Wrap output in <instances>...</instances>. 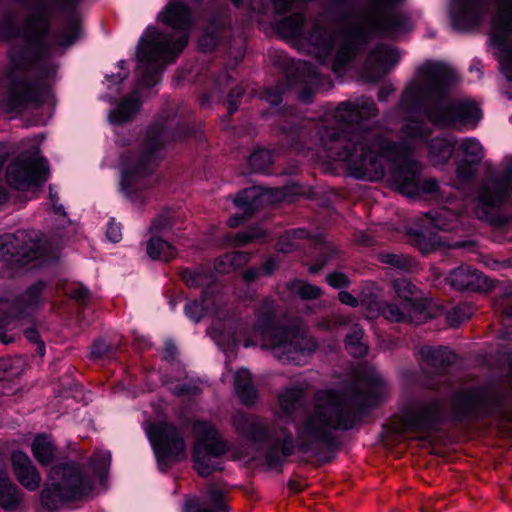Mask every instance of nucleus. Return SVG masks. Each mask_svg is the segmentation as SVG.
Masks as SVG:
<instances>
[{
  "mask_svg": "<svg viewBox=\"0 0 512 512\" xmlns=\"http://www.w3.org/2000/svg\"><path fill=\"white\" fill-rule=\"evenodd\" d=\"M309 236L308 232L304 229H295L286 232L284 235H282L277 243V248L279 251L283 253H288L293 250V246L285 245L286 240H290L291 238L294 239H304Z\"/></svg>",
  "mask_w": 512,
  "mask_h": 512,
  "instance_id": "c03bdc74",
  "label": "nucleus"
},
{
  "mask_svg": "<svg viewBox=\"0 0 512 512\" xmlns=\"http://www.w3.org/2000/svg\"><path fill=\"white\" fill-rule=\"evenodd\" d=\"M45 284L38 281L29 286L15 302V309L19 314L30 313L43 303V290Z\"/></svg>",
  "mask_w": 512,
  "mask_h": 512,
  "instance_id": "cd10ccee",
  "label": "nucleus"
},
{
  "mask_svg": "<svg viewBox=\"0 0 512 512\" xmlns=\"http://www.w3.org/2000/svg\"><path fill=\"white\" fill-rule=\"evenodd\" d=\"M251 374L248 370L241 369L235 375V389H242L245 386L252 385Z\"/></svg>",
  "mask_w": 512,
  "mask_h": 512,
  "instance_id": "6e6d98bb",
  "label": "nucleus"
},
{
  "mask_svg": "<svg viewBox=\"0 0 512 512\" xmlns=\"http://www.w3.org/2000/svg\"><path fill=\"white\" fill-rule=\"evenodd\" d=\"M263 98L271 105L277 106L281 102V93L278 90L267 89L263 94Z\"/></svg>",
  "mask_w": 512,
  "mask_h": 512,
  "instance_id": "e2e57ef3",
  "label": "nucleus"
},
{
  "mask_svg": "<svg viewBox=\"0 0 512 512\" xmlns=\"http://www.w3.org/2000/svg\"><path fill=\"white\" fill-rule=\"evenodd\" d=\"M399 61V54L395 49L385 45L377 46L369 54L364 74L369 81H378L386 75Z\"/></svg>",
  "mask_w": 512,
  "mask_h": 512,
  "instance_id": "2eb2a0df",
  "label": "nucleus"
},
{
  "mask_svg": "<svg viewBox=\"0 0 512 512\" xmlns=\"http://www.w3.org/2000/svg\"><path fill=\"white\" fill-rule=\"evenodd\" d=\"M488 9L487 0H460L456 24L465 27L477 25Z\"/></svg>",
  "mask_w": 512,
  "mask_h": 512,
  "instance_id": "5701e85b",
  "label": "nucleus"
},
{
  "mask_svg": "<svg viewBox=\"0 0 512 512\" xmlns=\"http://www.w3.org/2000/svg\"><path fill=\"white\" fill-rule=\"evenodd\" d=\"M183 280L190 287H207L214 281L213 274L205 269H198L195 271H185L183 273Z\"/></svg>",
  "mask_w": 512,
  "mask_h": 512,
  "instance_id": "a19ab883",
  "label": "nucleus"
},
{
  "mask_svg": "<svg viewBox=\"0 0 512 512\" xmlns=\"http://www.w3.org/2000/svg\"><path fill=\"white\" fill-rule=\"evenodd\" d=\"M210 503L214 509H207L202 507L198 501H188L186 503V512H229L228 507L225 505L223 498V491L215 485H210L208 489Z\"/></svg>",
  "mask_w": 512,
  "mask_h": 512,
  "instance_id": "2f4dec72",
  "label": "nucleus"
},
{
  "mask_svg": "<svg viewBox=\"0 0 512 512\" xmlns=\"http://www.w3.org/2000/svg\"><path fill=\"white\" fill-rule=\"evenodd\" d=\"M148 436L159 461L161 459L180 461L187 457L184 438L172 424H154L150 426Z\"/></svg>",
  "mask_w": 512,
  "mask_h": 512,
  "instance_id": "f8f14e48",
  "label": "nucleus"
},
{
  "mask_svg": "<svg viewBox=\"0 0 512 512\" xmlns=\"http://www.w3.org/2000/svg\"><path fill=\"white\" fill-rule=\"evenodd\" d=\"M10 465L15 479L28 491H36L42 483L41 473L32 459L23 451H13L10 455Z\"/></svg>",
  "mask_w": 512,
  "mask_h": 512,
  "instance_id": "4468645a",
  "label": "nucleus"
},
{
  "mask_svg": "<svg viewBox=\"0 0 512 512\" xmlns=\"http://www.w3.org/2000/svg\"><path fill=\"white\" fill-rule=\"evenodd\" d=\"M297 70L301 71L305 79L311 83H314V79L318 77L316 69L305 61H299Z\"/></svg>",
  "mask_w": 512,
  "mask_h": 512,
  "instance_id": "4d7b16f0",
  "label": "nucleus"
},
{
  "mask_svg": "<svg viewBox=\"0 0 512 512\" xmlns=\"http://www.w3.org/2000/svg\"><path fill=\"white\" fill-rule=\"evenodd\" d=\"M461 310L460 307H457L448 313V319L451 324L456 325L468 318L467 315H460Z\"/></svg>",
  "mask_w": 512,
  "mask_h": 512,
  "instance_id": "774afa93",
  "label": "nucleus"
},
{
  "mask_svg": "<svg viewBox=\"0 0 512 512\" xmlns=\"http://www.w3.org/2000/svg\"><path fill=\"white\" fill-rule=\"evenodd\" d=\"M381 313L385 319L392 322H404L412 320L414 314L420 313L414 308H410L404 303L398 305L396 303H386L381 308Z\"/></svg>",
  "mask_w": 512,
  "mask_h": 512,
  "instance_id": "72a5a7b5",
  "label": "nucleus"
},
{
  "mask_svg": "<svg viewBox=\"0 0 512 512\" xmlns=\"http://www.w3.org/2000/svg\"><path fill=\"white\" fill-rule=\"evenodd\" d=\"M376 105L372 100H361L355 103L343 102L336 109L333 117L338 125H359L362 121L376 115Z\"/></svg>",
  "mask_w": 512,
  "mask_h": 512,
  "instance_id": "a211bd4d",
  "label": "nucleus"
},
{
  "mask_svg": "<svg viewBox=\"0 0 512 512\" xmlns=\"http://www.w3.org/2000/svg\"><path fill=\"white\" fill-rule=\"evenodd\" d=\"M28 240L20 246V257L22 261H31L41 257L44 253V244L36 231H25Z\"/></svg>",
  "mask_w": 512,
  "mask_h": 512,
  "instance_id": "473e14b6",
  "label": "nucleus"
},
{
  "mask_svg": "<svg viewBox=\"0 0 512 512\" xmlns=\"http://www.w3.org/2000/svg\"><path fill=\"white\" fill-rule=\"evenodd\" d=\"M240 257V254H228L225 255L222 259H220L215 268L220 273H228L230 271L231 266L234 261Z\"/></svg>",
  "mask_w": 512,
  "mask_h": 512,
  "instance_id": "5fc2aeb1",
  "label": "nucleus"
},
{
  "mask_svg": "<svg viewBox=\"0 0 512 512\" xmlns=\"http://www.w3.org/2000/svg\"><path fill=\"white\" fill-rule=\"evenodd\" d=\"M272 155L269 150L259 149L249 157V165L254 171H262L272 163Z\"/></svg>",
  "mask_w": 512,
  "mask_h": 512,
  "instance_id": "79ce46f5",
  "label": "nucleus"
},
{
  "mask_svg": "<svg viewBox=\"0 0 512 512\" xmlns=\"http://www.w3.org/2000/svg\"><path fill=\"white\" fill-rule=\"evenodd\" d=\"M492 39L498 45L506 43L512 36V0H499L498 8L492 22ZM512 65V52L510 53Z\"/></svg>",
  "mask_w": 512,
  "mask_h": 512,
  "instance_id": "aec40b11",
  "label": "nucleus"
},
{
  "mask_svg": "<svg viewBox=\"0 0 512 512\" xmlns=\"http://www.w3.org/2000/svg\"><path fill=\"white\" fill-rule=\"evenodd\" d=\"M199 45L204 51L212 50L217 45V37L205 34L200 38Z\"/></svg>",
  "mask_w": 512,
  "mask_h": 512,
  "instance_id": "680f3d73",
  "label": "nucleus"
},
{
  "mask_svg": "<svg viewBox=\"0 0 512 512\" xmlns=\"http://www.w3.org/2000/svg\"><path fill=\"white\" fill-rule=\"evenodd\" d=\"M110 454L106 451H98L95 453L92 464L95 470L99 472L106 471L110 466Z\"/></svg>",
  "mask_w": 512,
  "mask_h": 512,
  "instance_id": "8fccbe9b",
  "label": "nucleus"
},
{
  "mask_svg": "<svg viewBox=\"0 0 512 512\" xmlns=\"http://www.w3.org/2000/svg\"><path fill=\"white\" fill-rule=\"evenodd\" d=\"M188 43V35L154 32L143 40L138 48L137 74L142 86L156 85L159 71L179 55Z\"/></svg>",
  "mask_w": 512,
  "mask_h": 512,
  "instance_id": "423d86ee",
  "label": "nucleus"
},
{
  "mask_svg": "<svg viewBox=\"0 0 512 512\" xmlns=\"http://www.w3.org/2000/svg\"><path fill=\"white\" fill-rule=\"evenodd\" d=\"M107 237L113 243H116L121 238L120 226L116 223H110L107 229Z\"/></svg>",
  "mask_w": 512,
  "mask_h": 512,
  "instance_id": "69168bd1",
  "label": "nucleus"
},
{
  "mask_svg": "<svg viewBox=\"0 0 512 512\" xmlns=\"http://www.w3.org/2000/svg\"><path fill=\"white\" fill-rule=\"evenodd\" d=\"M159 18L162 23L173 29L186 31L192 24L191 12L182 3H169L160 13Z\"/></svg>",
  "mask_w": 512,
  "mask_h": 512,
  "instance_id": "4be33fe9",
  "label": "nucleus"
},
{
  "mask_svg": "<svg viewBox=\"0 0 512 512\" xmlns=\"http://www.w3.org/2000/svg\"><path fill=\"white\" fill-rule=\"evenodd\" d=\"M327 282L334 288L346 287L350 284L348 277L341 272L330 273L326 277Z\"/></svg>",
  "mask_w": 512,
  "mask_h": 512,
  "instance_id": "603ef678",
  "label": "nucleus"
},
{
  "mask_svg": "<svg viewBox=\"0 0 512 512\" xmlns=\"http://www.w3.org/2000/svg\"><path fill=\"white\" fill-rule=\"evenodd\" d=\"M69 295L80 303H85L90 298L89 290L82 285H78L72 288L69 291Z\"/></svg>",
  "mask_w": 512,
  "mask_h": 512,
  "instance_id": "13d9d810",
  "label": "nucleus"
},
{
  "mask_svg": "<svg viewBox=\"0 0 512 512\" xmlns=\"http://www.w3.org/2000/svg\"><path fill=\"white\" fill-rule=\"evenodd\" d=\"M420 84L410 86L404 96L405 102L415 112L423 111L428 119L440 127L461 130L475 126L481 118L480 109L471 102L452 101L448 97L454 77L444 66L427 64Z\"/></svg>",
  "mask_w": 512,
  "mask_h": 512,
  "instance_id": "20e7f679",
  "label": "nucleus"
},
{
  "mask_svg": "<svg viewBox=\"0 0 512 512\" xmlns=\"http://www.w3.org/2000/svg\"><path fill=\"white\" fill-rule=\"evenodd\" d=\"M37 78L32 82L26 79L14 81L11 89V104L19 106L24 102L38 101L47 91L50 79L55 75L57 66L46 60L36 64Z\"/></svg>",
  "mask_w": 512,
  "mask_h": 512,
  "instance_id": "9b49d317",
  "label": "nucleus"
},
{
  "mask_svg": "<svg viewBox=\"0 0 512 512\" xmlns=\"http://www.w3.org/2000/svg\"><path fill=\"white\" fill-rule=\"evenodd\" d=\"M325 120L318 128L320 141L324 149L336 160L348 164L353 175L370 181L380 180L385 174V162L402 163L392 169V177L398 191L408 197L421 192L431 194L439 199L444 191L435 179L419 182L421 165L406 159L415 148V143L425 140L431 134V128L411 116L403 125L402 142L392 143L385 139L378 130L365 129L360 126L344 130L329 126Z\"/></svg>",
  "mask_w": 512,
  "mask_h": 512,
  "instance_id": "f257e3e1",
  "label": "nucleus"
},
{
  "mask_svg": "<svg viewBox=\"0 0 512 512\" xmlns=\"http://www.w3.org/2000/svg\"><path fill=\"white\" fill-rule=\"evenodd\" d=\"M27 30L31 36L36 38L44 35L47 31V23L44 16L41 14L30 18L27 22Z\"/></svg>",
  "mask_w": 512,
  "mask_h": 512,
  "instance_id": "49530a36",
  "label": "nucleus"
},
{
  "mask_svg": "<svg viewBox=\"0 0 512 512\" xmlns=\"http://www.w3.org/2000/svg\"><path fill=\"white\" fill-rule=\"evenodd\" d=\"M363 330L354 325L351 332L346 336V349L354 357H363L367 354V347L361 342Z\"/></svg>",
  "mask_w": 512,
  "mask_h": 512,
  "instance_id": "58836bf2",
  "label": "nucleus"
},
{
  "mask_svg": "<svg viewBox=\"0 0 512 512\" xmlns=\"http://www.w3.org/2000/svg\"><path fill=\"white\" fill-rule=\"evenodd\" d=\"M113 352V347L106 343L105 341L98 340L96 341L91 349V354L94 358H102L106 355H109Z\"/></svg>",
  "mask_w": 512,
  "mask_h": 512,
  "instance_id": "3c124183",
  "label": "nucleus"
},
{
  "mask_svg": "<svg viewBox=\"0 0 512 512\" xmlns=\"http://www.w3.org/2000/svg\"><path fill=\"white\" fill-rule=\"evenodd\" d=\"M194 444L192 448L193 467L198 475L207 477L223 470L221 457L228 450L218 431L209 422L196 421L192 427Z\"/></svg>",
  "mask_w": 512,
  "mask_h": 512,
  "instance_id": "6e6552de",
  "label": "nucleus"
},
{
  "mask_svg": "<svg viewBox=\"0 0 512 512\" xmlns=\"http://www.w3.org/2000/svg\"><path fill=\"white\" fill-rule=\"evenodd\" d=\"M447 282L452 288L459 291H479L487 287V279L469 266H460L452 270Z\"/></svg>",
  "mask_w": 512,
  "mask_h": 512,
  "instance_id": "6ab92c4d",
  "label": "nucleus"
},
{
  "mask_svg": "<svg viewBox=\"0 0 512 512\" xmlns=\"http://www.w3.org/2000/svg\"><path fill=\"white\" fill-rule=\"evenodd\" d=\"M304 391L299 386L284 388L277 397L278 409L275 415L278 420L289 419L300 404Z\"/></svg>",
  "mask_w": 512,
  "mask_h": 512,
  "instance_id": "b1692460",
  "label": "nucleus"
},
{
  "mask_svg": "<svg viewBox=\"0 0 512 512\" xmlns=\"http://www.w3.org/2000/svg\"><path fill=\"white\" fill-rule=\"evenodd\" d=\"M440 404L432 401L424 404L406 416L401 428H395L398 434L424 431L432 428L440 417Z\"/></svg>",
  "mask_w": 512,
  "mask_h": 512,
  "instance_id": "dca6fc26",
  "label": "nucleus"
},
{
  "mask_svg": "<svg viewBox=\"0 0 512 512\" xmlns=\"http://www.w3.org/2000/svg\"><path fill=\"white\" fill-rule=\"evenodd\" d=\"M339 300L348 306L356 307L358 305V300L349 292L347 291H340L339 292Z\"/></svg>",
  "mask_w": 512,
  "mask_h": 512,
  "instance_id": "338daca9",
  "label": "nucleus"
},
{
  "mask_svg": "<svg viewBox=\"0 0 512 512\" xmlns=\"http://www.w3.org/2000/svg\"><path fill=\"white\" fill-rule=\"evenodd\" d=\"M244 94V90L241 87L234 88L229 96H228V103H229V111L232 113L237 110L238 105V98H240Z\"/></svg>",
  "mask_w": 512,
  "mask_h": 512,
  "instance_id": "bf43d9fd",
  "label": "nucleus"
},
{
  "mask_svg": "<svg viewBox=\"0 0 512 512\" xmlns=\"http://www.w3.org/2000/svg\"><path fill=\"white\" fill-rule=\"evenodd\" d=\"M512 297V285H508L506 286L503 291H502V294H501V299H497L495 301V308L497 310H503V312L509 317L511 318L512 317V311L511 310H508L507 307H506V304H505V300H508L509 298Z\"/></svg>",
  "mask_w": 512,
  "mask_h": 512,
  "instance_id": "864d4df0",
  "label": "nucleus"
},
{
  "mask_svg": "<svg viewBox=\"0 0 512 512\" xmlns=\"http://www.w3.org/2000/svg\"><path fill=\"white\" fill-rule=\"evenodd\" d=\"M31 450L34 458L41 465H48L55 460L56 446L46 435H38L32 442Z\"/></svg>",
  "mask_w": 512,
  "mask_h": 512,
  "instance_id": "c85d7f7f",
  "label": "nucleus"
},
{
  "mask_svg": "<svg viewBox=\"0 0 512 512\" xmlns=\"http://www.w3.org/2000/svg\"><path fill=\"white\" fill-rule=\"evenodd\" d=\"M186 314L195 322H198L204 315V311H211L218 315V306L212 297H209L206 293L203 295L202 302L193 301L186 305Z\"/></svg>",
  "mask_w": 512,
  "mask_h": 512,
  "instance_id": "c9c22d12",
  "label": "nucleus"
},
{
  "mask_svg": "<svg viewBox=\"0 0 512 512\" xmlns=\"http://www.w3.org/2000/svg\"><path fill=\"white\" fill-rule=\"evenodd\" d=\"M421 359L431 367H446L450 365L454 359V354L447 348H432L423 346L419 349Z\"/></svg>",
  "mask_w": 512,
  "mask_h": 512,
  "instance_id": "c756f323",
  "label": "nucleus"
},
{
  "mask_svg": "<svg viewBox=\"0 0 512 512\" xmlns=\"http://www.w3.org/2000/svg\"><path fill=\"white\" fill-rule=\"evenodd\" d=\"M273 302L265 300L256 312L253 336H259L264 349L283 362L299 363L300 357L316 351L318 344L304 329L283 328L273 323Z\"/></svg>",
  "mask_w": 512,
  "mask_h": 512,
  "instance_id": "39448f33",
  "label": "nucleus"
},
{
  "mask_svg": "<svg viewBox=\"0 0 512 512\" xmlns=\"http://www.w3.org/2000/svg\"><path fill=\"white\" fill-rule=\"evenodd\" d=\"M23 503V492L11 480L6 468H0V507L6 512L18 510Z\"/></svg>",
  "mask_w": 512,
  "mask_h": 512,
  "instance_id": "412c9836",
  "label": "nucleus"
},
{
  "mask_svg": "<svg viewBox=\"0 0 512 512\" xmlns=\"http://www.w3.org/2000/svg\"><path fill=\"white\" fill-rule=\"evenodd\" d=\"M512 191V166H508L501 178L488 180L480 189L479 201L487 207L504 202Z\"/></svg>",
  "mask_w": 512,
  "mask_h": 512,
  "instance_id": "f3484780",
  "label": "nucleus"
},
{
  "mask_svg": "<svg viewBox=\"0 0 512 512\" xmlns=\"http://www.w3.org/2000/svg\"><path fill=\"white\" fill-rule=\"evenodd\" d=\"M392 286L397 296L402 300V303L419 312L424 310L425 305L420 291L413 283L407 279H396L393 281Z\"/></svg>",
  "mask_w": 512,
  "mask_h": 512,
  "instance_id": "bb28decb",
  "label": "nucleus"
},
{
  "mask_svg": "<svg viewBox=\"0 0 512 512\" xmlns=\"http://www.w3.org/2000/svg\"><path fill=\"white\" fill-rule=\"evenodd\" d=\"M28 239L25 230L0 237V258L6 262H21L19 245Z\"/></svg>",
  "mask_w": 512,
  "mask_h": 512,
  "instance_id": "393cba45",
  "label": "nucleus"
},
{
  "mask_svg": "<svg viewBox=\"0 0 512 512\" xmlns=\"http://www.w3.org/2000/svg\"><path fill=\"white\" fill-rule=\"evenodd\" d=\"M378 260L383 264L405 272L412 271L416 267L415 261L404 254L381 252L378 254Z\"/></svg>",
  "mask_w": 512,
  "mask_h": 512,
  "instance_id": "e433bc0d",
  "label": "nucleus"
},
{
  "mask_svg": "<svg viewBox=\"0 0 512 512\" xmlns=\"http://www.w3.org/2000/svg\"><path fill=\"white\" fill-rule=\"evenodd\" d=\"M402 0H369L367 12L351 27L337 32L335 27H327L314 22L309 31L301 35L303 16L294 14L276 24V30L285 38L300 37L310 54L321 63L330 55L335 43L339 44L332 70L340 72L352 59L357 50L356 39L365 41L372 35L391 36L411 29L410 19L390 8Z\"/></svg>",
  "mask_w": 512,
  "mask_h": 512,
  "instance_id": "7ed1b4c3",
  "label": "nucleus"
},
{
  "mask_svg": "<svg viewBox=\"0 0 512 512\" xmlns=\"http://www.w3.org/2000/svg\"><path fill=\"white\" fill-rule=\"evenodd\" d=\"M162 145V131L150 129L140 152L122 156V173L126 177H142L151 173L157 165L158 153Z\"/></svg>",
  "mask_w": 512,
  "mask_h": 512,
  "instance_id": "9d476101",
  "label": "nucleus"
},
{
  "mask_svg": "<svg viewBox=\"0 0 512 512\" xmlns=\"http://www.w3.org/2000/svg\"><path fill=\"white\" fill-rule=\"evenodd\" d=\"M454 143L451 140L435 137L429 143V157L433 165H443L452 156Z\"/></svg>",
  "mask_w": 512,
  "mask_h": 512,
  "instance_id": "7c9ffc66",
  "label": "nucleus"
},
{
  "mask_svg": "<svg viewBox=\"0 0 512 512\" xmlns=\"http://www.w3.org/2000/svg\"><path fill=\"white\" fill-rule=\"evenodd\" d=\"M236 392L241 402L245 405H253L257 401L258 393L253 384L249 387L245 386L242 389H236Z\"/></svg>",
  "mask_w": 512,
  "mask_h": 512,
  "instance_id": "09e8293b",
  "label": "nucleus"
},
{
  "mask_svg": "<svg viewBox=\"0 0 512 512\" xmlns=\"http://www.w3.org/2000/svg\"><path fill=\"white\" fill-rule=\"evenodd\" d=\"M461 159H469L472 163H481L484 152L481 144L474 138H465L459 145Z\"/></svg>",
  "mask_w": 512,
  "mask_h": 512,
  "instance_id": "ea45409f",
  "label": "nucleus"
},
{
  "mask_svg": "<svg viewBox=\"0 0 512 512\" xmlns=\"http://www.w3.org/2000/svg\"><path fill=\"white\" fill-rule=\"evenodd\" d=\"M480 163H472L469 159H460L457 163L456 175L462 182H468L474 178Z\"/></svg>",
  "mask_w": 512,
  "mask_h": 512,
  "instance_id": "37998d69",
  "label": "nucleus"
},
{
  "mask_svg": "<svg viewBox=\"0 0 512 512\" xmlns=\"http://www.w3.org/2000/svg\"><path fill=\"white\" fill-rule=\"evenodd\" d=\"M48 166L43 159H19L11 163L6 172L10 186L25 190L33 185H41L47 180Z\"/></svg>",
  "mask_w": 512,
  "mask_h": 512,
  "instance_id": "ddd939ff",
  "label": "nucleus"
},
{
  "mask_svg": "<svg viewBox=\"0 0 512 512\" xmlns=\"http://www.w3.org/2000/svg\"><path fill=\"white\" fill-rule=\"evenodd\" d=\"M140 102L137 97L125 98L113 112V120L122 123L131 119L139 110Z\"/></svg>",
  "mask_w": 512,
  "mask_h": 512,
  "instance_id": "4c0bfd02",
  "label": "nucleus"
},
{
  "mask_svg": "<svg viewBox=\"0 0 512 512\" xmlns=\"http://www.w3.org/2000/svg\"><path fill=\"white\" fill-rule=\"evenodd\" d=\"M78 24L76 22H72L69 26V36L63 39L60 44L69 46L71 45L78 37Z\"/></svg>",
  "mask_w": 512,
  "mask_h": 512,
  "instance_id": "0e129e2a",
  "label": "nucleus"
},
{
  "mask_svg": "<svg viewBox=\"0 0 512 512\" xmlns=\"http://www.w3.org/2000/svg\"><path fill=\"white\" fill-rule=\"evenodd\" d=\"M266 236V232L262 228H251L246 232H240L235 237V245L242 246L256 239Z\"/></svg>",
  "mask_w": 512,
  "mask_h": 512,
  "instance_id": "de8ad7c7",
  "label": "nucleus"
},
{
  "mask_svg": "<svg viewBox=\"0 0 512 512\" xmlns=\"http://www.w3.org/2000/svg\"><path fill=\"white\" fill-rule=\"evenodd\" d=\"M147 254L152 259L168 261L176 255L175 248L159 237H152L146 247Z\"/></svg>",
  "mask_w": 512,
  "mask_h": 512,
  "instance_id": "f704fd0d",
  "label": "nucleus"
},
{
  "mask_svg": "<svg viewBox=\"0 0 512 512\" xmlns=\"http://www.w3.org/2000/svg\"><path fill=\"white\" fill-rule=\"evenodd\" d=\"M92 490V482L78 465L65 463L53 466L41 493L42 503L53 508L60 501L77 500Z\"/></svg>",
  "mask_w": 512,
  "mask_h": 512,
  "instance_id": "0eeeda50",
  "label": "nucleus"
},
{
  "mask_svg": "<svg viewBox=\"0 0 512 512\" xmlns=\"http://www.w3.org/2000/svg\"><path fill=\"white\" fill-rule=\"evenodd\" d=\"M352 405L346 395L331 389L316 393L314 403L292 420L294 433L286 424H276L272 429L255 415L237 412L232 422L236 432L249 441L232 451L234 460L252 461L265 446L269 467L281 465L295 449L302 453L318 455L321 448L334 440V432L348 428Z\"/></svg>",
  "mask_w": 512,
  "mask_h": 512,
  "instance_id": "f03ea898",
  "label": "nucleus"
},
{
  "mask_svg": "<svg viewBox=\"0 0 512 512\" xmlns=\"http://www.w3.org/2000/svg\"><path fill=\"white\" fill-rule=\"evenodd\" d=\"M271 196V189L251 187L241 191L234 199V203L238 208L244 211V214L250 215L264 199L269 200Z\"/></svg>",
  "mask_w": 512,
  "mask_h": 512,
  "instance_id": "a878e982",
  "label": "nucleus"
},
{
  "mask_svg": "<svg viewBox=\"0 0 512 512\" xmlns=\"http://www.w3.org/2000/svg\"><path fill=\"white\" fill-rule=\"evenodd\" d=\"M458 215L452 210L441 207L435 211L426 213L421 218L422 230L416 232L412 239V244L423 254H429L445 246L439 236L431 233L432 228L439 230H452L455 228Z\"/></svg>",
  "mask_w": 512,
  "mask_h": 512,
  "instance_id": "1a4fd4ad",
  "label": "nucleus"
},
{
  "mask_svg": "<svg viewBox=\"0 0 512 512\" xmlns=\"http://www.w3.org/2000/svg\"><path fill=\"white\" fill-rule=\"evenodd\" d=\"M293 289L302 299H316L321 295L319 287L300 281L294 284Z\"/></svg>",
  "mask_w": 512,
  "mask_h": 512,
  "instance_id": "a18cd8bd",
  "label": "nucleus"
},
{
  "mask_svg": "<svg viewBox=\"0 0 512 512\" xmlns=\"http://www.w3.org/2000/svg\"><path fill=\"white\" fill-rule=\"evenodd\" d=\"M170 226H171L170 218L166 215H160L159 217H157L154 220L151 229L155 232H159L161 230L169 228Z\"/></svg>",
  "mask_w": 512,
  "mask_h": 512,
  "instance_id": "052dcab7",
  "label": "nucleus"
}]
</instances>
